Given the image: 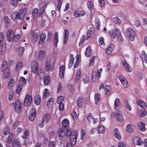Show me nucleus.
I'll return each mask as SVG.
<instances>
[{"mask_svg": "<svg viewBox=\"0 0 147 147\" xmlns=\"http://www.w3.org/2000/svg\"><path fill=\"white\" fill-rule=\"evenodd\" d=\"M117 117L116 120L120 122H122L123 121V116L122 113L120 111H119L117 113Z\"/></svg>", "mask_w": 147, "mask_h": 147, "instance_id": "obj_16", "label": "nucleus"}, {"mask_svg": "<svg viewBox=\"0 0 147 147\" xmlns=\"http://www.w3.org/2000/svg\"><path fill=\"white\" fill-rule=\"evenodd\" d=\"M23 85L22 84H19L17 86V89L16 91V93L19 94L20 93L21 91L22 90Z\"/></svg>", "mask_w": 147, "mask_h": 147, "instance_id": "obj_39", "label": "nucleus"}, {"mask_svg": "<svg viewBox=\"0 0 147 147\" xmlns=\"http://www.w3.org/2000/svg\"><path fill=\"white\" fill-rule=\"evenodd\" d=\"M101 96L100 94L96 93L94 95V100L95 102V104L98 105V102L100 100Z\"/></svg>", "mask_w": 147, "mask_h": 147, "instance_id": "obj_20", "label": "nucleus"}, {"mask_svg": "<svg viewBox=\"0 0 147 147\" xmlns=\"http://www.w3.org/2000/svg\"><path fill=\"white\" fill-rule=\"evenodd\" d=\"M126 131L129 133H132L134 131V128L132 125L130 124H128L126 127Z\"/></svg>", "mask_w": 147, "mask_h": 147, "instance_id": "obj_28", "label": "nucleus"}, {"mask_svg": "<svg viewBox=\"0 0 147 147\" xmlns=\"http://www.w3.org/2000/svg\"><path fill=\"white\" fill-rule=\"evenodd\" d=\"M58 3H57V10L59 12L60 11V8L61 5V0H57Z\"/></svg>", "mask_w": 147, "mask_h": 147, "instance_id": "obj_57", "label": "nucleus"}, {"mask_svg": "<svg viewBox=\"0 0 147 147\" xmlns=\"http://www.w3.org/2000/svg\"><path fill=\"white\" fill-rule=\"evenodd\" d=\"M14 108L16 112L19 113L22 110V104L21 103L20 101L16 100L14 105Z\"/></svg>", "mask_w": 147, "mask_h": 147, "instance_id": "obj_5", "label": "nucleus"}, {"mask_svg": "<svg viewBox=\"0 0 147 147\" xmlns=\"http://www.w3.org/2000/svg\"><path fill=\"white\" fill-rule=\"evenodd\" d=\"M33 64V65L32 67V71L34 74H36L38 72V64L37 61L36 60L34 61Z\"/></svg>", "mask_w": 147, "mask_h": 147, "instance_id": "obj_8", "label": "nucleus"}, {"mask_svg": "<svg viewBox=\"0 0 147 147\" xmlns=\"http://www.w3.org/2000/svg\"><path fill=\"white\" fill-rule=\"evenodd\" d=\"M114 134L116 138L118 139H121V136L119 131L118 130L117 128H115L114 129Z\"/></svg>", "mask_w": 147, "mask_h": 147, "instance_id": "obj_22", "label": "nucleus"}, {"mask_svg": "<svg viewBox=\"0 0 147 147\" xmlns=\"http://www.w3.org/2000/svg\"><path fill=\"white\" fill-rule=\"evenodd\" d=\"M32 101V96L29 94L27 95L24 99V106L27 107H30L31 105Z\"/></svg>", "mask_w": 147, "mask_h": 147, "instance_id": "obj_4", "label": "nucleus"}, {"mask_svg": "<svg viewBox=\"0 0 147 147\" xmlns=\"http://www.w3.org/2000/svg\"><path fill=\"white\" fill-rule=\"evenodd\" d=\"M111 87L109 85L106 86V87L105 88V90L106 91V94L108 95L110 92Z\"/></svg>", "mask_w": 147, "mask_h": 147, "instance_id": "obj_47", "label": "nucleus"}, {"mask_svg": "<svg viewBox=\"0 0 147 147\" xmlns=\"http://www.w3.org/2000/svg\"><path fill=\"white\" fill-rule=\"evenodd\" d=\"M141 58L143 62L144 61L146 63H147V55L146 54L144 51H142Z\"/></svg>", "mask_w": 147, "mask_h": 147, "instance_id": "obj_27", "label": "nucleus"}, {"mask_svg": "<svg viewBox=\"0 0 147 147\" xmlns=\"http://www.w3.org/2000/svg\"><path fill=\"white\" fill-rule=\"evenodd\" d=\"M18 0H10V4L13 6H16L18 3Z\"/></svg>", "mask_w": 147, "mask_h": 147, "instance_id": "obj_51", "label": "nucleus"}, {"mask_svg": "<svg viewBox=\"0 0 147 147\" xmlns=\"http://www.w3.org/2000/svg\"><path fill=\"white\" fill-rule=\"evenodd\" d=\"M65 68V66L64 65H62L59 68V76L60 77L61 79L63 78L64 77Z\"/></svg>", "mask_w": 147, "mask_h": 147, "instance_id": "obj_19", "label": "nucleus"}, {"mask_svg": "<svg viewBox=\"0 0 147 147\" xmlns=\"http://www.w3.org/2000/svg\"><path fill=\"white\" fill-rule=\"evenodd\" d=\"M26 13V10L25 9L20 10L18 11H14L12 14V18L13 20L19 19L23 20Z\"/></svg>", "mask_w": 147, "mask_h": 147, "instance_id": "obj_1", "label": "nucleus"}, {"mask_svg": "<svg viewBox=\"0 0 147 147\" xmlns=\"http://www.w3.org/2000/svg\"><path fill=\"white\" fill-rule=\"evenodd\" d=\"M2 71L3 72V75L5 78L9 76L10 73V69L9 67H6Z\"/></svg>", "mask_w": 147, "mask_h": 147, "instance_id": "obj_17", "label": "nucleus"}, {"mask_svg": "<svg viewBox=\"0 0 147 147\" xmlns=\"http://www.w3.org/2000/svg\"><path fill=\"white\" fill-rule=\"evenodd\" d=\"M38 10L37 8L33 9L32 10V15L34 18L38 16Z\"/></svg>", "mask_w": 147, "mask_h": 147, "instance_id": "obj_32", "label": "nucleus"}, {"mask_svg": "<svg viewBox=\"0 0 147 147\" xmlns=\"http://www.w3.org/2000/svg\"><path fill=\"white\" fill-rule=\"evenodd\" d=\"M111 37L112 38H115L116 36V32H115L111 30L109 32Z\"/></svg>", "mask_w": 147, "mask_h": 147, "instance_id": "obj_42", "label": "nucleus"}, {"mask_svg": "<svg viewBox=\"0 0 147 147\" xmlns=\"http://www.w3.org/2000/svg\"><path fill=\"white\" fill-rule=\"evenodd\" d=\"M95 22L96 28L97 30H99L100 29L99 26H100V24L99 23L100 22L98 19H96Z\"/></svg>", "mask_w": 147, "mask_h": 147, "instance_id": "obj_61", "label": "nucleus"}, {"mask_svg": "<svg viewBox=\"0 0 147 147\" xmlns=\"http://www.w3.org/2000/svg\"><path fill=\"white\" fill-rule=\"evenodd\" d=\"M69 32L67 29L65 30L64 38V44H66L68 40L69 35Z\"/></svg>", "mask_w": 147, "mask_h": 147, "instance_id": "obj_18", "label": "nucleus"}, {"mask_svg": "<svg viewBox=\"0 0 147 147\" xmlns=\"http://www.w3.org/2000/svg\"><path fill=\"white\" fill-rule=\"evenodd\" d=\"M24 50V47H20L18 49L17 52L18 55L21 57L22 56Z\"/></svg>", "mask_w": 147, "mask_h": 147, "instance_id": "obj_31", "label": "nucleus"}, {"mask_svg": "<svg viewBox=\"0 0 147 147\" xmlns=\"http://www.w3.org/2000/svg\"><path fill=\"white\" fill-rule=\"evenodd\" d=\"M52 36V32L51 31L49 32L48 36L47 41L48 42L51 39Z\"/></svg>", "mask_w": 147, "mask_h": 147, "instance_id": "obj_64", "label": "nucleus"}, {"mask_svg": "<svg viewBox=\"0 0 147 147\" xmlns=\"http://www.w3.org/2000/svg\"><path fill=\"white\" fill-rule=\"evenodd\" d=\"M138 126L140 130L142 131H145L146 130L145 125L142 122H140L138 123Z\"/></svg>", "mask_w": 147, "mask_h": 147, "instance_id": "obj_25", "label": "nucleus"}, {"mask_svg": "<svg viewBox=\"0 0 147 147\" xmlns=\"http://www.w3.org/2000/svg\"><path fill=\"white\" fill-rule=\"evenodd\" d=\"M116 36L117 38L121 41H123V38L121 36V33L119 31V29L116 28Z\"/></svg>", "mask_w": 147, "mask_h": 147, "instance_id": "obj_26", "label": "nucleus"}, {"mask_svg": "<svg viewBox=\"0 0 147 147\" xmlns=\"http://www.w3.org/2000/svg\"><path fill=\"white\" fill-rule=\"evenodd\" d=\"M20 35L19 34H17L16 35H14L13 37V41L14 40L16 41H18L20 39Z\"/></svg>", "mask_w": 147, "mask_h": 147, "instance_id": "obj_59", "label": "nucleus"}, {"mask_svg": "<svg viewBox=\"0 0 147 147\" xmlns=\"http://www.w3.org/2000/svg\"><path fill=\"white\" fill-rule=\"evenodd\" d=\"M53 99L52 98H50L47 102V106L53 104Z\"/></svg>", "mask_w": 147, "mask_h": 147, "instance_id": "obj_62", "label": "nucleus"}, {"mask_svg": "<svg viewBox=\"0 0 147 147\" xmlns=\"http://www.w3.org/2000/svg\"><path fill=\"white\" fill-rule=\"evenodd\" d=\"M9 19L8 17L7 16H5L4 18L3 22L6 25V26L8 24V23L9 22Z\"/></svg>", "mask_w": 147, "mask_h": 147, "instance_id": "obj_50", "label": "nucleus"}, {"mask_svg": "<svg viewBox=\"0 0 147 147\" xmlns=\"http://www.w3.org/2000/svg\"><path fill=\"white\" fill-rule=\"evenodd\" d=\"M83 102L84 100L83 98L78 97V98L77 102L78 106L80 108L82 107Z\"/></svg>", "mask_w": 147, "mask_h": 147, "instance_id": "obj_29", "label": "nucleus"}, {"mask_svg": "<svg viewBox=\"0 0 147 147\" xmlns=\"http://www.w3.org/2000/svg\"><path fill=\"white\" fill-rule=\"evenodd\" d=\"M51 118V115L49 113H46L43 117L42 120L46 122H48L50 120Z\"/></svg>", "mask_w": 147, "mask_h": 147, "instance_id": "obj_30", "label": "nucleus"}, {"mask_svg": "<svg viewBox=\"0 0 147 147\" xmlns=\"http://www.w3.org/2000/svg\"><path fill=\"white\" fill-rule=\"evenodd\" d=\"M136 104L138 106L144 108H145L147 107L146 103L140 99H139L137 100Z\"/></svg>", "mask_w": 147, "mask_h": 147, "instance_id": "obj_13", "label": "nucleus"}, {"mask_svg": "<svg viewBox=\"0 0 147 147\" xmlns=\"http://www.w3.org/2000/svg\"><path fill=\"white\" fill-rule=\"evenodd\" d=\"M13 147H21V145L18 141L15 140L13 142Z\"/></svg>", "mask_w": 147, "mask_h": 147, "instance_id": "obj_46", "label": "nucleus"}, {"mask_svg": "<svg viewBox=\"0 0 147 147\" xmlns=\"http://www.w3.org/2000/svg\"><path fill=\"white\" fill-rule=\"evenodd\" d=\"M114 45L113 44H111L108 46L106 50L107 55H110L111 54L114 48Z\"/></svg>", "mask_w": 147, "mask_h": 147, "instance_id": "obj_15", "label": "nucleus"}, {"mask_svg": "<svg viewBox=\"0 0 147 147\" xmlns=\"http://www.w3.org/2000/svg\"><path fill=\"white\" fill-rule=\"evenodd\" d=\"M121 104V103L119 99L118 98H116L115 100L114 104V108L115 109L118 110V109L117 108L119 107Z\"/></svg>", "mask_w": 147, "mask_h": 147, "instance_id": "obj_24", "label": "nucleus"}, {"mask_svg": "<svg viewBox=\"0 0 147 147\" xmlns=\"http://www.w3.org/2000/svg\"><path fill=\"white\" fill-rule=\"evenodd\" d=\"M2 45L1 47V51L0 52V54L1 55L3 54L4 52L5 51L6 49V46L5 44H2Z\"/></svg>", "mask_w": 147, "mask_h": 147, "instance_id": "obj_36", "label": "nucleus"}, {"mask_svg": "<svg viewBox=\"0 0 147 147\" xmlns=\"http://www.w3.org/2000/svg\"><path fill=\"white\" fill-rule=\"evenodd\" d=\"M62 127L64 129L67 130L69 127V122L67 119H65L62 122Z\"/></svg>", "mask_w": 147, "mask_h": 147, "instance_id": "obj_11", "label": "nucleus"}, {"mask_svg": "<svg viewBox=\"0 0 147 147\" xmlns=\"http://www.w3.org/2000/svg\"><path fill=\"white\" fill-rule=\"evenodd\" d=\"M29 132L28 131H26L24 133V135L22 136V137L23 139H28L29 138Z\"/></svg>", "mask_w": 147, "mask_h": 147, "instance_id": "obj_44", "label": "nucleus"}, {"mask_svg": "<svg viewBox=\"0 0 147 147\" xmlns=\"http://www.w3.org/2000/svg\"><path fill=\"white\" fill-rule=\"evenodd\" d=\"M38 34L37 33H35L33 34L32 36V40L33 42H36L37 41L38 37Z\"/></svg>", "mask_w": 147, "mask_h": 147, "instance_id": "obj_37", "label": "nucleus"}, {"mask_svg": "<svg viewBox=\"0 0 147 147\" xmlns=\"http://www.w3.org/2000/svg\"><path fill=\"white\" fill-rule=\"evenodd\" d=\"M45 53V52L44 50H42L40 51L38 57V59L40 61L44 59Z\"/></svg>", "mask_w": 147, "mask_h": 147, "instance_id": "obj_21", "label": "nucleus"}, {"mask_svg": "<svg viewBox=\"0 0 147 147\" xmlns=\"http://www.w3.org/2000/svg\"><path fill=\"white\" fill-rule=\"evenodd\" d=\"M126 33L130 40L133 41L134 40L136 33L132 28H129L127 29Z\"/></svg>", "mask_w": 147, "mask_h": 147, "instance_id": "obj_2", "label": "nucleus"}, {"mask_svg": "<svg viewBox=\"0 0 147 147\" xmlns=\"http://www.w3.org/2000/svg\"><path fill=\"white\" fill-rule=\"evenodd\" d=\"M40 97L39 96H36L34 98V102L36 105H39L40 102Z\"/></svg>", "mask_w": 147, "mask_h": 147, "instance_id": "obj_35", "label": "nucleus"}, {"mask_svg": "<svg viewBox=\"0 0 147 147\" xmlns=\"http://www.w3.org/2000/svg\"><path fill=\"white\" fill-rule=\"evenodd\" d=\"M97 78V73L96 71H93L92 75V80L93 81L95 82Z\"/></svg>", "mask_w": 147, "mask_h": 147, "instance_id": "obj_41", "label": "nucleus"}, {"mask_svg": "<svg viewBox=\"0 0 147 147\" xmlns=\"http://www.w3.org/2000/svg\"><path fill=\"white\" fill-rule=\"evenodd\" d=\"M121 63L123 66L124 67L127 71L131 72V69L129 65L127 62L124 60H123L121 61Z\"/></svg>", "mask_w": 147, "mask_h": 147, "instance_id": "obj_12", "label": "nucleus"}, {"mask_svg": "<svg viewBox=\"0 0 147 147\" xmlns=\"http://www.w3.org/2000/svg\"><path fill=\"white\" fill-rule=\"evenodd\" d=\"M51 60L50 59H47L45 62V69L46 71H48L50 70L53 71V68L54 65L53 67L50 66V63Z\"/></svg>", "mask_w": 147, "mask_h": 147, "instance_id": "obj_7", "label": "nucleus"}, {"mask_svg": "<svg viewBox=\"0 0 147 147\" xmlns=\"http://www.w3.org/2000/svg\"><path fill=\"white\" fill-rule=\"evenodd\" d=\"M78 134L76 131L73 132L70 136V140L72 145H75L77 141Z\"/></svg>", "mask_w": 147, "mask_h": 147, "instance_id": "obj_6", "label": "nucleus"}, {"mask_svg": "<svg viewBox=\"0 0 147 147\" xmlns=\"http://www.w3.org/2000/svg\"><path fill=\"white\" fill-rule=\"evenodd\" d=\"M87 119L89 123L91 122L92 119H93V117L91 113H90L88 114L87 116Z\"/></svg>", "mask_w": 147, "mask_h": 147, "instance_id": "obj_53", "label": "nucleus"}, {"mask_svg": "<svg viewBox=\"0 0 147 147\" xmlns=\"http://www.w3.org/2000/svg\"><path fill=\"white\" fill-rule=\"evenodd\" d=\"M36 116V111L34 109H32L29 114V119L30 120L32 121L34 119Z\"/></svg>", "mask_w": 147, "mask_h": 147, "instance_id": "obj_9", "label": "nucleus"}, {"mask_svg": "<svg viewBox=\"0 0 147 147\" xmlns=\"http://www.w3.org/2000/svg\"><path fill=\"white\" fill-rule=\"evenodd\" d=\"M64 98L63 96H59L58 98L57 102L58 103H62L64 100Z\"/></svg>", "mask_w": 147, "mask_h": 147, "instance_id": "obj_49", "label": "nucleus"}, {"mask_svg": "<svg viewBox=\"0 0 147 147\" xmlns=\"http://www.w3.org/2000/svg\"><path fill=\"white\" fill-rule=\"evenodd\" d=\"M91 47L90 45L88 46L85 51V55L87 57H90L92 55V51Z\"/></svg>", "mask_w": 147, "mask_h": 147, "instance_id": "obj_14", "label": "nucleus"}, {"mask_svg": "<svg viewBox=\"0 0 147 147\" xmlns=\"http://www.w3.org/2000/svg\"><path fill=\"white\" fill-rule=\"evenodd\" d=\"M119 79L122 85L125 88L128 87V82L126 78L123 76H121L119 77Z\"/></svg>", "mask_w": 147, "mask_h": 147, "instance_id": "obj_10", "label": "nucleus"}, {"mask_svg": "<svg viewBox=\"0 0 147 147\" xmlns=\"http://www.w3.org/2000/svg\"><path fill=\"white\" fill-rule=\"evenodd\" d=\"M105 129L103 126H99L98 127V131L100 133H103Z\"/></svg>", "mask_w": 147, "mask_h": 147, "instance_id": "obj_58", "label": "nucleus"}, {"mask_svg": "<svg viewBox=\"0 0 147 147\" xmlns=\"http://www.w3.org/2000/svg\"><path fill=\"white\" fill-rule=\"evenodd\" d=\"M6 37L7 41L9 42H11L13 41V37L15 35V33L13 30L11 29L8 30L6 34Z\"/></svg>", "mask_w": 147, "mask_h": 147, "instance_id": "obj_3", "label": "nucleus"}, {"mask_svg": "<svg viewBox=\"0 0 147 147\" xmlns=\"http://www.w3.org/2000/svg\"><path fill=\"white\" fill-rule=\"evenodd\" d=\"M13 136L12 134H9L7 139V142L9 143H10L12 140H13Z\"/></svg>", "mask_w": 147, "mask_h": 147, "instance_id": "obj_63", "label": "nucleus"}, {"mask_svg": "<svg viewBox=\"0 0 147 147\" xmlns=\"http://www.w3.org/2000/svg\"><path fill=\"white\" fill-rule=\"evenodd\" d=\"M58 132L59 137H63L65 135V132L62 129H59Z\"/></svg>", "mask_w": 147, "mask_h": 147, "instance_id": "obj_34", "label": "nucleus"}, {"mask_svg": "<svg viewBox=\"0 0 147 147\" xmlns=\"http://www.w3.org/2000/svg\"><path fill=\"white\" fill-rule=\"evenodd\" d=\"M9 132V128L7 127H5L3 130V134L5 135H7Z\"/></svg>", "mask_w": 147, "mask_h": 147, "instance_id": "obj_55", "label": "nucleus"}, {"mask_svg": "<svg viewBox=\"0 0 147 147\" xmlns=\"http://www.w3.org/2000/svg\"><path fill=\"white\" fill-rule=\"evenodd\" d=\"M50 78L49 76H45L43 78V81L45 85H48L50 82Z\"/></svg>", "mask_w": 147, "mask_h": 147, "instance_id": "obj_23", "label": "nucleus"}, {"mask_svg": "<svg viewBox=\"0 0 147 147\" xmlns=\"http://www.w3.org/2000/svg\"><path fill=\"white\" fill-rule=\"evenodd\" d=\"M113 21L115 23L117 24H120L121 23V21L117 17H115L114 18Z\"/></svg>", "mask_w": 147, "mask_h": 147, "instance_id": "obj_54", "label": "nucleus"}, {"mask_svg": "<svg viewBox=\"0 0 147 147\" xmlns=\"http://www.w3.org/2000/svg\"><path fill=\"white\" fill-rule=\"evenodd\" d=\"M93 29L92 28H90L88 30L87 35V40L93 34Z\"/></svg>", "mask_w": 147, "mask_h": 147, "instance_id": "obj_33", "label": "nucleus"}, {"mask_svg": "<svg viewBox=\"0 0 147 147\" xmlns=\"http://www.w3.org/2000/svg\"><path fill=\"white\" fill-rule=\"evenodd\" d=\"M81 72L80 71H78L76 75V77L75 79V81L76 82H78L80 79L81 75Z\"/></svg>", "mask_w": 147, "mask_h": 147, "instance_id": "obj_43", "label": "nucleus"}, {"mask_svg": "<svg viewBox=\"0 0 147 147\" xmlns=\"http://www.w3.org/2000/svg\"><path fill=\"white\" fill-rule=\"evenodd\" d=\"M66 130V136L67 137H68L70 135L71 136V135L72 132H71V131L70 128L69 129V128L68 129H67V130Z\"/></svg>", "mask_w": 147, "mask_h": 147, "instance_id": "obj_60", "label": "nucleus"}, {"mask_svg": "<svg viewBox=\"0 0 147 147\" xmlns=\"http://www.w3.org/2000/svg\"><path fill=\"white\" fill-rule=\"evenodd\" d=\"M20 80L19 81V84H22V85H24L23 83L25 84H26L27 82L26 80V79L23 77H20Z\"/></svg>", "mask_w": 147, "mask_h": 147, "instance_id": "obj_45", "label": "nucleus"}, {"mask_svg": "<svg viewBox=\"0 0 147 147\" xmlns=\"http://www.w3.org/2000/svg\"><path fill=\"white\" fill-rule=\"evenodd\" d=\"M87 6L90 10H92L93 9V4L91 1H88L87 2Z\"/></svg>", "mask_w": 147, "mask_h": 147, "instance_id": "obj_48", "label": "nucleus"}, {"mask_svg": "<svg viewBox=\"0 0 147 147\" xmlns=\"http://www.w3.org/2000/svg\"><path fill=\"white\" fill-rule=\"evenodd\" d=\"M71 116L74 120H76L77 119V115L75 111H73L71 113Z\"/></svg>", "mask_w": 147, "mask_h": 147, "instance_id": "obj_56", "label": "nucleus"}, {"mask_svg": "<svg viewBox=\"0 0 147 147\" xmlns=\"http://www.w3.org/2000/svg\"><path fill=\"white\" fill-rule=\"evenodd\" d=\"M4 39V34L2 33H0V46L3 44Z\"/></svg>", "mask_w": 147, "mask_h": 147, "instance_id": "obj_52", "label": "nucleus"}, {"mask_svg": "<svg viewBox=\"0 0 147 147\" xmlns=\"http://www.w3.org/2000/svg\"><path fill=\"white\" fill-rule=\"evenodd\" d=\"M14 83V80L13 79H11L9 82L7 86L8 88L9 89H11L13 86Z\"/></svg>", "mask_w": 147, "mask_h": 147, "instance_id": "obj_38", "label": "nucleus"}, {"mask_svg": "<svg viewBox=\"0 0 147 147\" xmlns=\"http://www.w3.org/2000/svg\"><path fill=\"white\" fill-rule=\"evenodd\" d=\"M137 145H141L143 143V142L141 141V138L139 136L137 137L135 139Z\"/></svg>", "mask_w": 147, "mask_h": 147, "instance_id": "obj_40", "label": "nucleus"}]
</instances>
